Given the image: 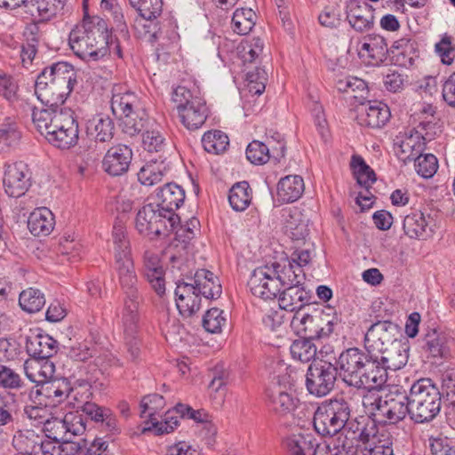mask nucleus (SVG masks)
Here are the masks:
<instances>
[{
	"label": "nucleus",
	"mask_w": 455,
	"mask_h": 455,
	"mask_svg": "<svg viewBox=\"0 0 455 455\" xmlns=\"http://www.w3.org/2000/svg\"><path fill=\"white\" fill-rule=\"evenodd\" d=\"M245 153L247 159L253 164L261 165L270 159L269 147L259 140L249 143Z\"/></svg>",
	"instance_id": "53"
},
{
	"label": "nucleus",
	"mask_w": 455,
	"mask_h": 455,
	"mask_svg": "<svg viewBox=\"0 0 455 455\" xmlns=\"http://www.w3.org/2000/svg\"><path fill=\"white\" fill-rule=\"evenodd\" d=\"M65 432L70 439L80 435L85 431L83 416L77 412H69L65 415Z\"/></svg>",
	"instance_id": "63"
},
{
	"label": "nucleus",
	"mask_w": 455,
	"mask_h": 455,
	"mask_svg": "<svg viewBox=\"0 0 455 455\" xmlns=\"http://www.w3.org/2000/svg\"><path fill=\"white\" fill-rule=\"evenodd\" d=\"M164 137L160 131V125L155 121V125H151L142 133V144L148 152H161L165 147Z\"/></svg>",
	"instance_id": "51"
},
{
	"label": "nucleus",
	"mask_w": 455,
	"mask_h": 455,
	"mask_svg": "<svg viewBox=\"0 0 455 455\" xmlns=\"http://www.w3.org/2000/svg\"><path fill=\"white\" fill-rule=\"evenodd\" d=\"M327 319L322 315H293L290 327L300 338L321 339L330 335V328L325 325Z\"/></svg>",
	"instance_id": "16"
},
{
	"label": "nucleus",
	"mask_w": 455,
	"mask_h": 455,
	"mask_svg": "<svg viewBox=\"0 0 455 455\" xmlns=\"http://www.w3.org/2000/svg\"><path fill=\"white\" fill-rule=\"evenodd\" d=\"M66 0H24L26 12L37 16L41 20L47 21L61 14Z\"/></svg>",
	"instance_id": "33"
},
{
	"label": "nucleus",
	"mask_w": 455,
	"mask_h": 455,
	"mask_svg": "<svg viewBox=\"0 0 455 455\" xmlns=\"http://www.w3.org/2000/svg\"><path fill=\"white\" fill-rule=\"evenodd\" d=\"M115 124L103 114H98L86 123V133L96 143L110 141L114 137Z\"/></svg>",
	"instance_id": "35"
},
{
	"label": "nucleus",
	"mask_w": 455,
	"mask_h": 455,
	"mask_svg": "<svg viewBox=\"0 0 455 455\" xmlns=\"http://www.w3.org/2000/svg\"><path fill=\"white\" fill-rule=\"evenodd\" d=\"M3 186L5 194L13 198L24 196L32 186V172L28 165L18 161L4 166Z\"/></svg>",
	"instance_id": "14"
},
{
	"label": "nucleus",
	"mask_w": 455,
	"mask_h": 455,
	"mask_svg": "<svg viewBox=\"0 0 455 455\" xmlns=\"http://www.w3.org/2000/svg\"><path fill=\"white\" fill-rule=\"evenodd\" d=\"M413 162L417 173L426 179L433 177L438 169L437 158L433 154L419 153Z\"/></svg>",
	"instance_id": "54"
},
{
	"label": "nucleus",
	"mask_w": 455,
	"mask_h": 455,
	"mask_svg": "<svg viewBox=\"0 0 455 455\" xmlns=\"http://www.w3.org/2000/svg\"><path fill=\"white\" fill-rule=\"evenodd\" d=\"M325 325L330 328V334L335 331L337 334L347 335L351 334L355 323L350 319V315H332Z\"/></svg>",
	"instance_id": "58"
},
{
	"label": "nucleus",
	"mask_w": 455,
	"mask_h": 455,
	"mask_svg": "<svg viewBox=\"0 0 455 455\" xmlns=\"http://www.w3.org/2000/svg\"><path fill=\"white\" fill-rule=\"evenodd\" d=\"M338 368L324 360H314L306 373V388L310 395L323 397L334 388Z\"/></svg>",
	"instance_id": "11"
},
{
	"label": "nucleus",
	"mask_w": 455,
	"mask_h": 455,
	"mask_svg": "<svg viewBox=\"0 0 455 455\" xmlns=\"http://www.w3.org/2000/svg\"><path fill=\"white\" fill-rule=\"evenodd\" d=\"M144 275L154 291L160 296L165 292L164 271L160 265L158 255L152 251H146L143 254Z\"/></svg>",
	"instance_id": "26"
},
{
	"label": "nucleus",
	"mask_w": 455,
	"mask_h": 455,
	"mask_svg": "<svg viewBox=\"0 0 455 455\" xmlns=\"http://www.w3.org/2000/svg\"><path fill=\"white\" fill-rule=\"evenodd\" d=\"M357 379L355 387L366 389L367 394H373L372 390H379L385 385L387 380V370L379 361V355H374L372 359H368Z\"/></svg>",
	"instance_id": "17"
},
{
	"label": "nucleus",
	"mask_w": 455,
	"mask_h": 455,
	"mask_svg": "<svg viewBox=\"0 0 455 455\" xmlns=\"http://www.w3.org/2000/svg\"><path fill=\"white\" fill-rule=\"evenodd\" d=\"M368 359H372L369 352L363 351L358 347H350L343 351L338 359L342 379L346 384L355 387L357 384V378L363 370Z\"/></svg>",
	"instance_id": "15"
},
{
	"label": "nucleus",
	"mask_w": 455,
	"mask_h": 455,
	"mask_svg": "<svg viewBox=\"0 0 455 455\" xmlns=\"http://www.w3.org/2000/svg\"><path fill=\"white\" fill-rule=\"evenodd\" d=\"M331 411H332L331 416L333 417L334 422L339 426L340 431L345 428H349V420L351 408L347 401L343 397L334 398L328 401Z\"/></svg>",
	"instance_id": "44"
},
{
	"label": "nucleus",
	"mask_w": 455,
	"mask_h": 455,
	"mask_svg": "<svg viewBox=\"0 0 455 455\" xmlns=\"http://www.w3.org/2000/svg\"><path fill=\"white\" fill-rule=\"evenodd\" d=\"M172 99L177 106L180 122L187 129L194 131L202 127L208 117L209 108L198 89L179 85L173 90Z\"/></svg>",
	"instance_id": "6"
},
{
	"label": "nucleus",
	"mask_w": 455,
	"mask_h": 455,
	"mask_svg": "<svg viewBox=\"0 0 455 455\" xmlns=\"http://www.w3.org/2000/svg\"><path fill=\"white\" fill-rule=\"evenodd\" d=\"M157 202L154 203L170 217H179L174 211L179 209L185 200V190L175 183H167L156 193Z\"/></svg>",
	"instance_id": "24"
},
{
	"label": "nucleus",
	"mask_w": 455,
	"mask_h": 455,
	"mask_svg": "<svg viewBox=\"0 0 455 455\" xmlns=\"http://www.w3.org/2000/svg\"><path fill=\"white\" fill-rule=\"evenodd\" d=\"M427 136H428V132L423 135L419 131L411 132L409 137L399 144H395V150L397 157L404 164L414 161L416 156L425 149L426 141L431 140V137L427 138Z\"/></svg>",
	"instance_id": "27"
},
{
	"label": "nucleus",
	"mask_w": 455,
	"mask_h": 455,
	"mask_svg": "<svg viewBox=\"0 0 455 455\" xmlns=\"http://www.w3.org/2000/svg\"><path fill=\"white\" fill-rule=\"evenodd\" d=\"M27 378L37 385L51 380L55 372V365L50 358H34L24 363Z\"/></svg>",
	"instance_id": "36"
},
{
	"label": "nucleus",
	"mask_w": 455,
	"mask_h": 455,
	"mask_svg": "<svg viewBox=\"0 0 455 455\" xmlns=\"http://www.w3.org/2000/svg\"><path fill=\"white\" fill-rule=\"evenodd\" d=\"M132 8L146 20L156 19L163 11V0H129Z\"/></svg>",
	"instance_id": "50"
},
{
	"label": "nucleus",
	"mask_w": 455,
	"mask_h": 455,
	"mask_svg": "<svg viewBox=\"0 0 455 455\" xmlns=\"http://www.w3.org/2000/svg\"><path fill=\"white\" fill-rule=\"evenodd\" d=\"M58 108L52 107L50 109L37 108L32 107V121L36 125L37 131L45 137V133L50 132L51 127L53 124V117L55 116V111Z\"/></svg>",
	"instance_id": "52"
},
{
	"label": "nucleus",
	"mask_w": 455,
	"mask_h": 455,
	"mask_svg": "<svg viewBox=\"0 0 455 455\" xmlns=\"http://www.w3.org/2000/svg\"><path fill=\"white\" fill-rule=\"evenodd\" d=\"M188 280L189 282L179 281L177 283V287L175 289L177 307H184V300H191L190 298H193L195 300L196 299V295H198L196 283L195 282L194 276L188 278ZM187 306L188 304L185 305V307Z\"/></svg>",
	"instance_id": "56"
},
{
	"label": "nucleus",
	"mask_w": 455,
	"mask_h": 455,
	"mask_svg": "<svg viewBox=\"0 0 455 455\" xmlns=\"http://www.w3.org/2000/svg\"><path fill=\"white\" fill-rule=\"evenodd\" d=\"M305 191L304 180L299 175H287L277 183V197L283 204L299 200Z\"/></svg>",
	"instance_id": "34"
},
{
	"label": "nucleus",
	"mask_w": 455,
	"mask_h": 455,
	"mask_svg": "<svg viewBox=\"0 0 455 455\" xmlns=\"http://www.w3.org/2000/svg\"><path fill=\"white\" fill-rule=\"evenodd\" d=\"M57 340L41 331H31L26 338V350L33 358H50L57 352Z\"/></svg>",
	"instance_id": "25"
},
{
	"label": "nucleus",
	"mask_w": 455,
	"mask_h": 455,
	"mask_svg": "<svg viewBox=\"0 0 455 455\" xmlns=\"http://www.w3.org/2000/svg\"><path fill=\"white\" fill-rule=\"evenodd\" d=\"M138 315H125L124 319V344L129 354L128 358L133 363H139L141 356V340L138 336Z\"/></svg>",
	"instance_id": "29"
},
{
	"label": "nucleus",
	"mask_w": 455,
	"mask_h": 455,
	"mask_svg": "<svg viewBox=\"0 0 455 455\" xmlns=\"http://www.w3.org/2000/svg\"><path fill=\"white\" fill-rule=\"evenodd\" d=\"M278 275L281 287H288L287 291H284L279 299V305L282 309L291 313H298L299 311L307 307L308 310L320 311L321 313L324 312L323 308L315 307V306H319V304L315 302L303 303L307 294L303 289L296 290L294 294L301 304L299 306H294L291 291L294 288H298L302 284L305 280V273L299 266H297L290 260L287 266H284L282 269L278 268Z\"/></svg>",
	"instance_id": "8"
},
{
	"label": "nucleus",
	"mask_w": 455,
	"mask_h": 455,
	"mask_svg": "<svg viewBox=\"0 0 455 455\" xmlns=\"http://www.w3.org/2000/svg\"><path fill=\"white\" fill-rule=\"evenodd\" d=\"M432 218L419 211L405 216L403 228L406 235L414 239H427L431 236L433 229L430 226Z\"/></svg>",
	"instance_id": "30"
},
{
	"label": "nucleus",
	"mask_w": 455,
	"mask_h": 455,
	"mask_svg": "<svg viewBox=\"0 0 455 455\" xmlns=\"http://www.w3.org/2000/svg\"><path fill=\"white\" fill-rule=\"evenodd\" d=\"M252 199V190L247 181L237 182L229 189L228 201L235 212L246 210Z\"/></svg>",
	"instance_id": "41"
},
{
	"label": "nucleus",
	"mask_w": 455,
	"mask_h": 455,
	"mask_svg": "<svg viewBox=\"0 0 455 455\" xmlns=\"http://www.w3.org/2000/svg\"><path fill=\"white\" fill-rule=\"evenodd\" d=\"M110 31L102 19L97 23L84 20L82 25L71 30L68 36L69 45L80 59L90 61L99 60L109 51Z\"/></svg>",
	"instance_id": "3"
},
{
	"label": "nucleus",
	"mask_w": 455,
	"mask_h": 455,
	"mask_svg": "<svg viewBox=\"0 0 455 455\" xmlns=\"http://www.w3.org/2000/svg\"><path fill=\"white\" fill-rule=\"evenodd\" d=\"M164 172L160 165L156 162L147 164L140 168L138 172V180L142 185L153 186L160 182L163 179Z\"/></svg>",
	"instance_id": "57"
},
{
	"label": "nucleus",
	"mask_w": 455,
	"mask_h": 455,
	"mask_svg": "<svg viewBox=\"0 0 455 455\" xmlns=\"http://www.w3.org/2000/svg\"><path fill=\"white\" fill-rule=\"evenodd\" d=\"M286 455H315L318 440L310 431H301L288 435L283 440Z\"/></svg>",
	"instance_id": "23"
},
{
	"label": "nucleus",
	"mask_w": 455,
	"mask_h": 455,
	"mask_svg": "<svg viewBox=\"0 0 455 455\" xmlns=\"http://www.w3.org/2000/svg\"><path fill=\"white\" fill-rule=\"evenodd\" d=\"M40 439V436L33 430H20L12 438V445L19 452L24 455H32L36 452Z\"/></svg>",
	"instance_id": "43"
},
{
	"label": "nucleus",
	"mask_w": 455,
	"mask_h": 455,
	"mask_svg": "<svg viewBox=\"0 0 455 455\" xmlns=\"http://www.w3.org/2000/svg\"><path fill=\"white\" fill-rule=\"evenodd\" d=\"M180 221V217H170L154 203H149L139 210L135 228L140 235L153 240L167 236Z\"/></svg>",
	"instance_id": "9"
},
{
	"label": "nucleus",
	"mask_w": 455,
	"mask_h": 455,
	"mask_svg": "<svg viewBox=\"0 0 455 455\" xmlns=\"http://www.w3.org/2000/svg\"><path fill=\"white\" fill-rule=\"evenodd\" d=\"M350 167L359 186L369 189L376 181L377 178L374 171L365 163L361 156H352Z\"/></svg>",
	"instance_id": "42"
},
{
	"label": "nucleus",
	"mask_w": 455,
	"mask_h": 455,
	"mask_svg": "<svg viewBox=\"0 0 455 455\" xmlns=\"http://www.w3.org/2000/svg\"><path fill=\"white\" fill-rule=\"evenodd\" d=\"M410 346L407 340L395 342L379 353V359L387 370L397 371L406 365L409 359Z\"/></svg>",
	"instance_id": "31"
},
{
	"label": "nucleus",
	"mask_w": 455,
	"mask_h": 455,
	"mask_svg": "<svg viewBox=\"0 0 455 455\" xmlns=\"http://www.w3.org/2000/svg\"><path fill=\"white\" fill-rule=\"evenodd\" d=\"M76 74L68 62H57L44 68L37 76L35 93L49 108H59L74 89Z\"/></svg>",
	"instance_id": "2"
},
{
	"label": "nucleus",
	"mask_w": 455,
	"mask_h": 455,
	"mask_svg": "<svg viewBox=\"0 0 455 455\" xmlns=\"http://www.w3.org/2000/svg\"><path fill=\"white\" fill-rule=\"evenodd\" d=\"M328 401L319 405L315 411L313 425L315 430L322 436H332L340 432L339 426L334 422Z\"/></svg>",
	"instance_id": "38"
},
{
	"label": "nucleus",
	"mask_w": 455,
	"mask_h": 455,
	"mask_svg": "<svg viewBox=\"0 0 455 455\" xmlns=\"http://www.w3.org/2000/svg\"><path fill=\"white\" fill-rule=\"evenodd\" d=\"M132 150L124 144L111 147L102 160V169L111 176H121L129 170Z\"/></svg>",
	"instance_id": "18"
},
{
	"label": "nucleus",
	"mask_w": 455,
	"mask_h": 455,
	"mask_svg": "<svg viewBox=\"0 0 455 455\" xmlns=\"http://www.w3.org/2000/svg\"><path fill=\"white\" fill-rule=\"evenodd\" d=\"M447 341L446 335L438 327L427 326L422 347L427 357L443 359L450 355Z\"/></svg>",
	"instance_id": "32"
},
{
	"label": "nucleus",
	"mask_w": 455,
	"mask_h": 455,
	"mask_svg": "<svg viewBox=\"0 0 455 455\" xmlns=\"http://www.w3.org/2000/svg\"><path fill=\"white\" fill-rule=\"evenodd\" d=\"M410 419L414 424H428L440 413L442 394L429 378L414 381L409 390Z\"/></svg>",
	"instance_id": "5"
},
{
	"label": "nucleus",
	"mask_w": 455,
	"mask_h": 455,
	"mask_svg": "<svg viewBox=\"0 0 455 455\" xmlns=\"http://www.w3.org/2000/svg\"><path fill=\"white\" fill-rule=\"evenodd\" d=\"M366 38L371 41L373 48L372 60L382 62L387 54H390V48L387 47L386 39L379 35H369Z\"/></svg>",
	"instance_id": "64"
},
{
	"label": "nucleus",
	"mask_w": 455,
	"mask_h": 455,
	"mask_svg": "<svg viewBox=\"0 0 455 455\" xmlns=\"http://www.w3.org/2000/svg\"><path fill=\"white\" fill-rule=\"evenodd\" d=\"M19 304L27 313H37L44 306L45 299L38 289L28 288L20 293Z\"/></svg>",
	"instance_id": "46"
},
{
	"label": "nucleus",
	"mask_w": 455,
	"mask_h": 455,
	"mask_svg": "<svg viewBox=\"0 0 455 455\" xmlns=\"http://www.w3.org/2000/svg\"><path fill=\"white\" fill-rule=\"evenodd\" d=\"M331 411H332L331 416L333 417L334 422L339 426L340 431L345 428H349V420L351 408L347 401L343 397L334 398L328 401Z\"/></svg>",
	"instance_id": "45"
},
{
	"label": "nucleus",
	"mask_w": 455,
	"mask_h": 455,
	"mask_svg": "<svg viewBox=\"0 0 455 455\" xmlns=\"http://www.w3.org/2000/svg\"><path fill=\"white\" fill-rule=\"evenodd\" d=\"M415 44L416 42L411 39L401 38L394 42L390 47L389 55L398 65L411 66L413 63L414 57H416Z\"/></svg>",
	"instance_id": "40"
},
{
	"label": "nucleus",
	"mask_w": 455,
	"mask_h": 455,
	"mask_svg": "<svg viewBox=\"0 0 455 455\" xmlns=\"http://www.w3.org/2000/svg\"><path fill=\"white\" fill-rule=\"evenodd\" d=\"M229 140L223 132L215 130L205 132L202 137V145L205 151L212 154L224 152Z\"/></svg>",
	"instance_id": "49"
},
{
	"label": "nucleus",
	"mask_w": 455,
	"mask_h": 455,
	"mask_svg": "<svg viewBox=\"0 0 455 455\" xmlns=\"http://www.w3.org/2000/svg\"><path fill=\"white\" fill-rule=\"evenodd\" d=\"M83 412L98 424L100 431L115 435L121 433L120 423L114 411L95 403L86 402L82 407Z\"/></svg>",
	"instance_id": "19"
},
{
	"label": "nucleus",
	"mask_w": 455,
	"mask_h": 455,
	"mask_svg": "<svg viewBox=\"0 0 455 455\" xmlns=\"http://www.w3.org/2000/svg\"><path fill=\"white\" fill-rule=\"evenodd\" d=\"M390 111L386 104L379 101H369L360 108V124L371 128L384 126L390 118Z\"/></svg>",
	"instance_id": "28"
},
{
	"label": "nucleus",
	"mask_w": 455,
	"mask_h": 455,
	"mask_svg": "<svg viewBox=\"0 0 455 455\" xmlns=\"http://www.w3.org/2000/svg\"><path fill=\"white\" fill-rule=\"evenodd\" d=\"M280 267V264L275 262L254 269L248 282L251 293L265 300L275 299L282 288L278 278Z\"/></svg>",
	"instance_id": "13"
},
{
	"label": "nucleus",
	"mask_w": 455,
	"mask_h": 455,
	"mask_svg": "<svg viewBox=\"0 0 455 455\" xmlns=\"http://www.w3.org/2000/svg\"><path fill=\"white\" fill-rule=\"evenodd\" d=\"M65 417L63 419L52 418L44 422V431L46 437L53 440L62 441L67 436L65 432Z\"/></svg>",
	"instance_id": "62"
},
{
	"label": "nucleus",
	"mask_w": 455,
	"mask_h": 455,
	"mask_svg": "<svg viewBox=\"0 0 455 455\" xmlns=\"http://www.w3.org/2000/svg\"><path fill=\"white\" fill-rule=\"evenodd\" d=\"M23 385L20 376L14 370L0 364V387L17 390Z\"/></svg>",
	"instance_id": "61"
},
{
	"label": "nucleus",
	"mask_w": 455,
	"mask_h": 455,
	"mask_svg": "<svg viewBox=\"0 0 455 455\" xmlns=\"http://www.w3.org/2000/svg\"><path fill=\"white\" fill-rule=\"evenodd\" d=\"M114 243V267L119 275V281L125 291L124 307L126 313H137L140 309V297L136 289L137 276L132 257L130 241L127 236L124 221L117 218L112 231Z\"/></svg>",
	"instance_id": "1"
},
{
	"label": "nucleus",
	"mask_w": 455,
	"mask_h": 455,
	"mask_svg": "<svg viewBox=\"0 0 455 455\" xmlns=\"http://www.w3.org/2000/svg\"><path fill=\"white\" fill-rule=\"evenodd\" d=\"M291 357L301 363H308L315 360L316 347L312 339L301 338L295 339L290 347Z\"/></svg>",
	"instance_id": "47"
},
{
	"label": "nucleus",
	"mask_w": 455,
	"mask_h": 455,
	"mask_svg": "<svg viewBox=\"0 0 455 455\" xmlns=\"http://www.w3.org/2000/svg\"><path fill=\"white\" fill-rule=\"evenodd\" d=\"M74 115V111L67 108L55 111L51 130L45 133V139L54 147L68 149L77 144L79 130Z\"/></svg>",
	"instance_id": "10"
},
{
	"label": "nucleus",
	"mask_w": 455,
	"mask_h": 455,
	"mask_svg": "<svg viewBox=\"0 0 455 455\" xmlns=\"http://www.w3.org/2000/svg\"><path fill=\"white\" fill-rule=\"evenodd\" d=\"M401 335V328L398 324L389 321H377L371 324L364 334V348L371 356L379 355L387 347L394 345L403 339H398Z\"/></svg>",
	"instance_id": "12"
},
{
	"label": "nucleus",
	"mask_w": 455,
	"mask_h": 455,
	"mask_svg": "<svg viewBox=\"0 0 455 455\" xmlns=\"http://www.w3.org/2000/svg\"><path fill=\"white\" fill-rule=\"evenodd\" d=\"M347 20L357 32L370 30L374 25V10L366 2L350 0L346 6Z\"/></svg>",
	"instance_id": "21"
},
{
	"label": "nucleus",
	"mask_w": 455,
	"mask_h": 455,
	"mask_svg": "<svg viewBox=\"0 0 455 455\" xmlns=\"http://www.w3.org/2000/svg\"><path fill=\"white\" fill-rule=\"evenodd\" d=\"M363 405L369 408L389 424H396L408 415L410 417L409 394L405 392H390L384 396L378 394H366L363 396Z\"/></svg>",
	"instance_id": "7"
},
{
	"label": "nucleus",
	"mask_w": 455,
	"mask_h": 455,
	"mask_svg": "<svg viewBox=\"0 0 455 455\" xmlns=\"http://www.w3.org/2000/svg\"><path fill=\"white\" fill-rule=\"evenodd\" d=\"M72 391L70 382L67 379H51L40 385L36 390L40 402L46 406H56L64 402Z\"/></svg>",
	"instance_id": "22"
},
{
	"label": "nucleus",
	"mask_w": 455,
	"mask_h": 455,
	"mask_svg": "<svg viewBox=\"0 0 455 455\" xmlns=\"http://www.w3.org/2000/svg\"><path fill=\"white\" fill-rule=\"evenodd\" d=\"M429 447L431 455H455V442L447 436L429 438Z\"/></svg>",
	"instance_id": "59"
},
{
	"label": "nucleus",
	"mask_w": 455,
	"mask_h": 455,
	"mask_svg": "<svg viewBox=\"0 0 455 455\" xmlns=\"http://www.w3.org/2000/svg\"><path fill=\"white\" fill-rule=\"evenodd\" d=\"M348 430L357 434V439L364 443H368L371 436H374L375 424L369 419L361 417L350 422Z\"/></svg>",
	"instance_id": "55"
},
{
	"label": "nucleus",
	"mask_w": 455,
	"mask_h": 455,
	"mask_svg": "<svg viewBox=\"0 0 455 455\" xmlns=\"http://www.w3.org/2000/svg\"><path fill=\"white\" fill-rule=\"evenodd\" d=\"M256 14L251 9L235 10L232 17V28L238 35H247L255 25Z\"/></svg>",
	"instance_id": "48"
},
{
	"label": "nucleus",
	"mask_w": 455,
	"mask_h": 455,
	"mask_svg": "<svg viewBox=\"0 0 455 455\" xmlns=\"http://www.w3.org/2000/svg\"><path fill=\"white\" fill-rule=\"evenodd\" d=\"M55 225L52 212L45 207L36 209L28 220V228L35 236L48 235Z\"/></svg>",
	"instance_id": "37"
},
{
	"label": "nucleus",
	"mask_w": 455,
	"mask_h": 455,
	"mask_svg": "<svg viewBox=\"0 0 455 455\" xmlns=\"http://www.w3.org/2000/svg\"><path fill=\"white\" fill-rule=\"evenodd\" d=\"M196 283L197 293L206 299H217L221 294V285L216 283L213 273L207 269H198L194 275Z\"/></svg>",
	"instance_id": "39"
},
{
	"label": "nucleus",
	"mask_w": 455,
	"mask_h": 455,
	"mask_svg": "<svg viewBox=\"0 0 455 455\" xmlns=\"http://www.w3.org/2000/svg\"><path fill=\"white\" fill-rule=\"evenodd\" d=\"M111 109L121 121L123 132L129 136L143 133L155 125L140 97L132 92H114L111 98Z\"/></svg>",
	"instance_id": "4"
},
{
	"label": "nucleus",
	"mask_w": 455,
	"mask_h": 455,
	"mask_svg": "<svg viewBox=\"0 0 455 455\" xmlns=\"http://www.w3.org/2000/svg\"><path fill=\"white\" fill-rule=\"evenodd\" d=\"M164 404V399L161 395L151 394L144 396L140 402L141 417H145L148 413L150 421L156 420L155 418L156 413Z\"/></svg>",
	"instance_id": "60"
},
{
	"label": "nucleus",
	"mask_w": 455,
	"mask_h": 455,
	"mask_svg": "<svg viewBox=\"0 0 455 455\" xmlns=\"http://www.w3.org/2000/svg\"><path fill=\"white\" fill-rule=\"evenodd\" d=\"M291 387L282 386L280 381L273 383L267 389L268 406L279 416L291 413L297 407L298 399L289 391Z\"/></svg>",
	"instance_id": "20"
}]
</instances>
